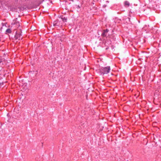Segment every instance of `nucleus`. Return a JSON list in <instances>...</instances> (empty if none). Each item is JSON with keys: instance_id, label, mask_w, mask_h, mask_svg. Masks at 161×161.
<instances>
[{"instance_id": "39448f33", "label": "nucleus", "mask_w": 161, "mask_h": 161, "mask_svg": "<svg viewBox=\"0 0 161 161\" xmlns=\"http://www.w3.org/2000/svg\"><path fill=\"white\" fill-rule=\"evenodd\" d=\"M59 18L60 19H61L62 20V23L63 22H67V18L65 17H64L63 16L60 17H59Z\"/></svg>"}, {"instance_id": "423d86ee", "label": "nucleus", "mask_w": 161, "mask_h": 161, "mask_svg": "<svg viewBox=\"0 0 161 161\" xmlns=\"http://www.w3.org/2000/svg\"><path fill=\"white\" fill-rule=\"evenodd\" d=\"M2 26L3 27L0 28V31H1L2 30V29H3V27H4V28L5 29V27H6V23H2Z\"/></svg>"}, {"instance_id": "f257e3e1", "label": "nucleus", "mask_w": 161, "mask_h": 161, "mask_svg": "<svg viewBox=\"0 0 161 161\" xmlns=\"http://www.w3.org/2000/svg\"><path fill=\"white\" fill-rule=\"evenodd\" d=\"M53 25L54 26L56 27V28H58V27L62 26V20L60 19L59 18L58 19L53 22Z\"/></svg>"}, {"instance_id": "20e7f679", "label": "nucleus", "mask_w": 161, "mask_h": 161, "mask_svg": "<svg viewBox=\"0 0 161 161\" xmlns=\"http://www.w3.org/2000/svg\"><path fill=\"white\" fill-rule=\"evenodd\" d=\"M19 30L20 31V32L19 33H16V34L15 36V38L16 39H18L19 40L20 39H22V37H21L22 35L21 33V29L20 28H19Z\"/></svg>"}, {"instance_id": "7ed1b4c3", "label": "nucleus", "mask_w": 161, "mask_h": 161, "mask_svg": "<svg viewBox=\"0 0 161 161\" xmlns=\"http://www.w3.org/2000/svg\"><path fill=\"white\" fill-rule=\"evenodd\" d=\"M110 69L109 66L105 67L102 69V72L103 74H107L109 72Z\"/></svg>"}, {"instance_id": "f03ea898", "label": "nucleus", "mask_w": 161, "mask_h": 161, "mask_svg": "<svg viewBox=\"0 0 161 161\" xmlns=\"http://www.w3.org/2000/svg\"><path fill=\"white\" fill-rule=\"evenodd\" d=\"M12 27L15 28H19L21 27L20 23L17 20L14 21V22L12 23Z\"/></svg>"}, {"instance_id": "0eeeda50", "label": "nucleus", "mask_w": 161, "mask_h": 161, "mask_svg": "<svg viewBox=\"0 0 161 161\" xmlns=\"http://www.w3.org/2000/svg\"><path fill=\"white\" fill-rule=\"evenodd\" d=\"M125 5L127 7H129L130 6V3L126 1L125 3Z\"/></svg>"}, {"instance_id": "ddd939ff", "label": "nucleus", "mask_w": 161, "mask_h": 161, "mask_svg": "<svg viewBox=\"0 0 161 161\" xmlns=\"http://www.w3.org/2000/svg\"><path fill=\"white\" fill-rule=\"evenodd\" d=\"M1 69H2V68H0V71H1Z\"/></svg>"}, {"instance_id": "9d476101", "label": "nucleus", "mask_w": 161, "mask_h": 161, "mask_svg": "<svg viewBox=\"0 0 161 161\" xmlns=\"http://www.w3.org/2000/svg\"><path fill=\"white\" fill-rule=\"evenodd\" d=\"M105 31H106V33L107 34L108 31V30L106 29Z\"/></svg>"}, {"instance_id": "6e6552de", "label": "nucleus", "mask_w": 161, "mask_h": 161, "mask_svg": "<svg viewBox=\"0 0 161 161\" xmlns=\"http://www.w3.org/2000/svg\"><path fill=\"white\" fill-rule=\"evenodd\" d=\"M6 32L8 33H10L11 32V30L9 29H7Z\"/></svg>"}, {"instance_id": "9b49d317", "label": "nucleus", "mask_w": 161, "mask_h": 161, "mask_svg": "<svg viewBox=\"0 0 161 161\" xmlns=\"http://www.w3.org/2000/svg\"><path fill=\"white\" fill-rule=\"evenodd\" d=\"M105 31H106V33L107 34L108 31V30L106 29Z\"/></svg>"}, {"instance_id": "1a4fd4ad", "label": "nucleus", "mask_w": 161, "mask_h": 161, "mask_svg": "<svg viewBox=\"0 0 161 161\" xmlns=\"http://www.w3.org/2000/svg\"><path fill=\"white\" fill-rule=\"evenodd\" d=\"M107 34V33H106V31H104L102 34V35L103 37L105 36Z\"/></svg>"}, {"instance_id": "f8f14e48", "label": "nucleus", "mask_w": 161, "mask_h": 161, "mask_svg": "<svg viewBox=\"0 0 161 161\" xmlns=\"http://www.w3.org/2000/svg\"><path fill=\"white\" fill-rule=\"evenodd\" d=\"M1 62V57H0V63Z\"/></svg>"}]
</instances>
